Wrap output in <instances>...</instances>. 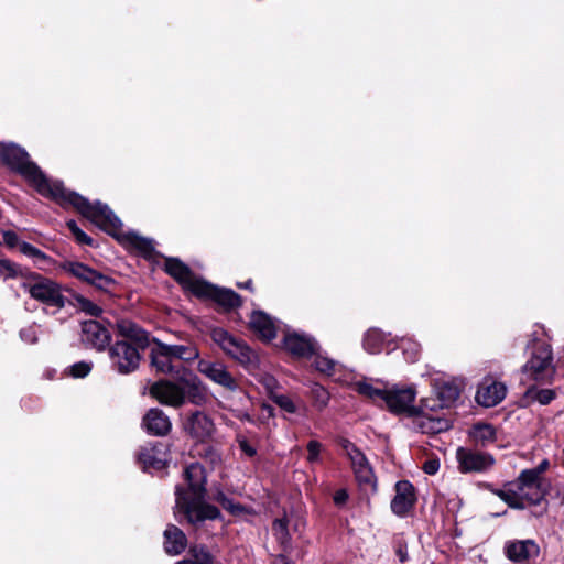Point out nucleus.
Returning a JSON list of instances; mask_svg holds the SVG:
<instances>
[{
    "mask_svg": "<svg viewBox=\"0 0 564 564\" xmlns=\"http://www.w3.org/2000/svg\"><path fill=\"white\" fill-rule=\"evenodd\" d=\"M37 193L51 198L62 206L72 205L85 218L98 226L104 231L116 236L121 229L120 219L109 209V207L100 202L90 203L87 198L75 192H68L58 181L46 177L37 167Z\"/></svg>",
    "mask_w": 564,
    "mask_h": 564,
    "instance_id": "1",
    "label": "nucleus"
},
{
    "mask_svg": "<svg viewBox=\"0 0 564 564\" xmlns=\"http://www.w3.org/2000/svg\"><path fill=\"white\" fill-rule=\"evenodd\" d=\"M184 479L186 487L175 488V511L183 513L192 524L217 519L219 510L205 502L206 474L203 466L198 463L188 465L184 470Z\"/></svg>",
    "mask_w": 564,
    "mask_h": 564,
    "instance_id": "2",
    "label": "nucleus"
},
{
    "mask_svg": "<svg viewBox=\"0 0 564 564\" xmlns=\"http://www.w3.org/2000/svg\"><path fill=\"white\" fill-rule=\"evenodd\" d=\"M117 334L124 339L117 340L109 348V357L112 367L122 375L135 371L141 361L140 350L147 348L150 343L149 334L134 322L126 318L116 322Z\"/></svg>",
    "mask_w": 564,
    "mask_h": 564,
    "instance_id": "3",
    "label": "nucleus"
},
{
    "mask_svg": "<svg viewBox=\"0 0 564 564\" xmlns=\"http://www.w3.org/2000/svg\"><path fill=\"white\" fill-rule=\"evenodd\" d=\"M177 382L159 380L150 387V395L161 404L180 408L186 400L196 405L207 402V389L202 380L191 370H184L182 376L174 377Z\"/></svg>",
    "mask_w": 564,
    "mask_h": 564,
    "instance_id": "4",
    "label": "nucleus"
},
{
    "mask_svg": "<svg viewBox=\"0 0 564 564\" xmlns=\"http://www.w3.org/2000/svg\"><path fill=\"white\" fill-rule=\"evenodd\" d=\"M521 371L522 381L530 386L552 383L555 378L556 368L551 347L545 344L535 346L530 358L522 366Z\"/></svg>",
    "mask_w": 564,
    "mask_h": 564,
    "instance_id": "5",
    "label": "nucleus"
},
{
    "mask_svg": "<svg viewBox=\"0 0 564 564\" xmlns=\"http://www.w3.org/2000/svg\"><path fill=\"white\" fill-rule=\"evenodd\" d=\"M339 445L351 463L360 490L366 495L375 494L377 491V479L365 454L348 440H341Z\"/></svg>",
    "mask_w": 564,
    "mask_h": 564,
    "instance_id": "6",
    "label": "nucleus"
},
{
    "mask_svg": "<svg viewBox=\"0 0 564 564\" xmlns=\"http://www.w3.org/2000/svg\"><path fill=\"white\" fill-rule=\"evenodd\" d=\"M0 160L31 184L35 183V165L31 162L29 154L19 145L13 143L0 144Z\"/></svg>",
    "mask_w": 564,
    "mask_h": 564,
    "instance_id": "7",
    "label": "nucleus"
},
{
    "mask_svg": "<svg viewBox=\"0 0 564 564\" xmlns=\"http://www.w3.org/2000/svg\"><path fill=\"white\" fill-rule=\"evenodd\" d=\"M153 346L150 350V366L159 373L178 377L184 370H187L182 364L177 362L170 350V345L153 338Z\"/></svg>",
    "mask_w": 564,
    "mask_h": 564,
    "instance_id": "8",
    "label": "nucleus"
},
{
    "mask_svg": "<svg viewBox=\"0 0 564 564\" xmlns=\"http://www.w3.org/2000/svg\"><path fill=\"white\" fill-rule=\"evenodd\" d=\"M210 336L214 343H216L221 348V350L232 359L242 365H247L252 361L253 352L247 346V344L243 340L230 335L224 328H214Z\"/></svg>",
    "mask_w": 564,
    "mask_h": 564,
    "instance_id": "9",
    "label": "nucleus"
},
{
    "mask_svg": "<svg viewBox=\"0 0 564 564\" xmlns=\"http://www.w3.org/2000/svg\"><path fill=\"white\" fill-rule=\"evenodd\" d=\"M210 336L214 343H216L221 348V350L232 359L242 365H247L252 361L253 352L247 346V344L243 340L230 335L224 328H214Z\"/></svg>",
    "mask_w": 564,
    "mask_h": 564,
    "instance_id": "10",
    "label": "nucleus"
},
{
    "mask_svg": "<svg viewBox=\"0 0 564 564\" xmlns=\"http://www.w3.org/2000/svg\"><path fill=\"white\" fill-rule=\"evenodd\" d=\"M64 304L59 286L48 279L37 276V310L41 307L44 314L55 315Z\"/></svg>",
    "mask_w": 564,
    "mask_h": 564,
    "instance_id": "11",
    "label": "nucleus"
},
{
    "mask_svg": "<svg viewBox=\"0 0 564 564\" xmlns=\"http://www.w3.org/2000/svg\"><path fill=\"white\" fill-rule=\"evenodd\" d=\"M416 391L412 387L389 389L384 403L395 414L408 416L420 415L422 409L415 406L414 399Z\"/></svg>",
    "mask_w": 564,
    "mask_h": 564,
    "instance_id": "12",
    "label": "nucleus"
},
{
    "mask_svg": "<svg viewBox=\"0 0 564 564\" xmlns=\"http://www.w3.org/2000/svg\"><path fill=\"white\" fill-rule=\"evenodd\" d=\"M522 497L525 506L538 505L544 496L541 485V470H523L516 482H513Z\"/></svg>",
    "mask_w": 564,
    "mask_h": 564,
    "instance_id": "13",
    "label": "nucleus"
},
{
    "mask_svg": "<svg viewBox=\"0 0 564 564\" xmlns=\"http://www.w3.org/2000/svg\"><path fill=\"white\" fill-rule=\"evenodd\" d=\"M456 458L462 473H482L491 468L495 463L491 455L464 447L457 449Z\"/></svg>",
    "mask_w": 564,
    "mask_h": 564,
    "instance_id": "14",
    "label": "nucleus"
},
{
    "mask_svg": "<svg viewBox=\"0 0 564 564\" xmlns=\"http://www.w3.org/2000/svg\"><path fill=\"white\" fill-rule=\"evenodd\" d=\"M66 270L74 278L100 291H109L110 286L115 283L110 276L82 262H69L66 267Z\"/></svg>",
    "mask_w": 564,
    "mask_h": 564,
    "instance_id": "15",
    "label": "nucleus"
},
{
    "mask_svg": "<svg viewBox=\"0 0 564 564\" xmlns=\"http://www.w3.org/2000/svg\"><path fill=\"white\" fill-rule=\"evenodd\" d=\"M197 369L214 383L219 384L227 390L234 391L238 388L237 380L220 361L200 359L197 364Z\"/></svg>",
    "mask_w": 564,
    "mask_h": 564,
    "instance_id": "16",
    "label": "nucleus"
},
{
    "mask_svg": "<svg viewBox=\"0 0 564 564\" xmlns=\"http://www.w3.org/2000/svg\"><path fill=\"white\" fill-rule=\"evenodd\" d=\"M196 296L212 299L227 310L237 308L241 305L239 294L229 289L217 288L206 281L197 285Z\"/></svg>",
    "mask_w": 564,
    "mask_h": 564,
    "instance_id": "17",
    "label": "nucleus"
},
{
    "mask_svg": "<svg viewBox=\"0 0 564 564\" xmlns=\"http://www.w3.org/2000/svg\"><path fill=\"white\" fill-rule=\"evenodd\" d=\"M0 275L3 279H20L22 286L35 299V276L33 272L9 259H0Z\"/></svg>",
    "mask_w": 564,
    "mask_h": 564,
    "instance_id": "18",
    "label": "nucleus"
},
{
    "mask_svg": "<svg viewBox=\"0 0 564 564\" xmlns=\"http://www.w3.org/2000/svg\"><path fill=\"white\" fill-rule=\"evenodd\" d=\"M110 333L97 321H87L82 326V341L85 346L105 350L110 344Z\"/></svg>",
    "mask_w": 564,
    "mask_h": 564,
    "instance_id": "19",
    "label": "nucleus"
},
{
    "mask_svg": "<svg viewBox=\"0 0 564 564\" xmlns=\"http://www.w3.org/2000/svg\"><path fill=\"white\" fill-rule=\"evenodd\" d=\"M506 392L507 388L503 383L485 378L476 392V401L485 408H491L505 399Z\"/></svg>",
    "mask_w": 564,
    "mask_h": 564,
    "instance_id": "20",
    "label": "nucleus"
},
{
    "mask_svg": "<svg viewBox=\"0 0 564 564\" xmlns=\"http://www.w3.org/2000/svg\"><path fill=\"white\" fill-rule=\"evenodd\" d=\"M415 503L413 485L408 480L395 484V496L391 501V510L399 517L405 516Z\"/></svg>",
    "mask_w": 564,
    "mask_h": 564,
    "instance_id": "21",
    "label": "nucleus"
},
{
    "mask_svg": "<svg viewBox=\"0 0 564 564\" xmlns=\"http://www.w3.org/2000/svg\"><path fill=\"white\" fill-rule=\"evenodd\" d=\"M165 270L194 295L197 294V285L204 282V280L196 278L189 268L177 259H167Z\"/></svg>",
    "mask_w": 564,
    "mask_h": 564,
    "instance_id": "22",
    "label": "nucleus"
},
{
    "mask_svg": "<svg viewBox=\"0 0 564 564\" xmlns=\"http://www.w3.org/2000/svg\"><path fill=\"white\" fill-rule=\"evenodd\" d=\"M184 430L192 437L203 441L213 434L215 426L208 415L196 411L184 422Z\"/></svg>",
    "mask_w": 564,
    "mask_h": 564,
    "instance_id": "23",
    "label": "nucleus"
},
{
    "mask_svg": "<svg viewBox=\"0 0 564 564\" xmlns=\"http://www.w3.org/2000/svg\"><path fill=\"white\" fill-rule=\"evenodd\" d=\"M505 551L510 561L525 562L531 557H536L540 547L533 540H516L507 542Z\"/></svg>",
    "mask_w": 564,
    "mask_h": 564,
    "instance_id": "24",
    "label": "nucleus"
},
{
    "mask_svg": "<svg viewBox=\"0 0 564 564\" xmlns=\"http://www.w3.org/2000/svg\"><path fill=\"white\" fill-rule=\"evenodd\" d=\"M250 328L263 340H272L276 336L275 322L262 311H254L249 321Z\"/></svg>",
    "mask_w": 564,
    "mask_h": 564,
    "instance_id": "25",
    "label": "nucleus"
},
{
    "mask_svg": "<svg viewBox=\"0 0 564 564\" xmlns=\"http://www.w3.org/2000/svg\"><path fill=\"white\" fill-rule=\"evenodd\" d=\"M143 426L152 435L164 436L170 432L172 424L162 410L151 409L143 417Z\"/></svg>",
    "mask_w": 564,
    "mask_h": 564,
    "instance_id": "26",
    "label": "nucleus"
},
{
    "mask_svg": "<svg viewBox=\"0 0 564 564\" xmlns=\"http://www.w3.org/2000/svg\"><path fill=\"white\" fill-rule=\"evenodd\" d=\"M284 348L296 357H307L314 351L313 340L297 333H289L284 337Z\"/></svg>",
    "mask_w": 564,
    "mask_h": 564,
    "instance_id": "27",
    "label": "nucleus"
},
{
    "mask_svg": "<svg viewBox=\"0 0 564 564\" xmlns=\"http://www.w3.org/2000/svg\"><path fill=\"white\" fill-rule=\"evenodd\" d=\"M163 535L164 550L169 555L175 556L185 550L187 545V538L176 525L169 524Z\"/></svg>",
    "mask_w": 564,
    "mask_h": 564,
    "instance_id": "28",
    "label": "nucleus"
},
{
    "mask_svg": "<svg viewBox=\"0 0 564 564\" xmlns=\"http://www.w3.org/2000/svg\"><path fill=\"white\" fill-rule=\"evenodd\" d=\"M215 557L203 544L191 545L187 555L175 564H214Z\"/></svg>",
    "mask_w": 564,
    "mask_h": 564,
    "instance_id": "29",
    "label": "nucleus"
},
{
    "mask_svg": "<svg viewBox=\"0 0 564 564\" xmlns=\"http://www.w3.org/2000/svg\"><path fill=\"white\" fill-rule=\"evenodd\" d=\"M469 436L477 445L487 446L496 441V430L491 424L477 423L469 431Z\"/></svg>",
    "mask_w": 564,
    "mask_h": 564,
    "instance_id": "30",
    "label": "nucleus"
},
{
    "mask_svg": "<svg viewBox=\"0 0 564 564\" xmlns=\"http://www.w3.org/2000/svg\"><path fill=\"white\" fill-rule=\"evenodd\" d=\"M290 522V518H280L275 519L272 525L273 534L284 552H290L292 549Z\"/></svg>",
    "mask_w": 564,
    "mask_h": 564,
    "instance_id": "31",
    "label": "nucleus"
},
{
    "mask_svg": "<svg viewBox=\"0 0 564 564\" xmlns=\"http://www.w3.org/2000/svg\"><path fill=\"white\" fill-rule=\"evenodd\" d=\"M170 350L174 359L182 364L191 362L199 357V350L194 344L186 345H170Z\"/></svg>",
    "mask_w": 564,
    "mask_h": 564,
    "instance_id": "32",
    "label": "nucleus"
},
{
    "mask_svg": "<svg viewBox=\"0 0 564 564\" xmlns=\"http://www.w3.org/2000/svg\"><path fill=\"white\" fill-rule=\"evenodd\" d=\"M539 384H531L525 390V398L530 401H535L541 405L550 404L557 395L554 389H539Z\"/></svg>",
    "mask_w": 564,
    "mask_h": 564,
    "instance_id": "33",
    "label": "nucleus"
},
{
    "mask_svg": "<svg viewBox=\"0 0 564 564\" xmlns=\"http://www.w3.org/2000/svg\"><path fill=\"white\" fill-rule=\"evenodd\" d=\"M421 412H423V410ZM419 416H420L419 425L424 433H440V432L448 430V427H449V422L445 419H441V417L434 419V417L427 416L423 413H420Z\"/></svg>",
    "mask_w": 564,
    "mask_h": 564,
    "instance_id": "34",
    "label": "nucleus"
},
{
    "mask_svg": "<svg viewBox=\"0 0 564 564\" xmlns=\"http://www.w3.org/2000/svg\"><path fill=\"white\" fill-rule=\"evenodd\" d=\"M459 389L457 386L451 382H444L438 386L436 390V394L438 400L441 401V406H449L454 401H456L459 397Z\"/></svg>",
    "mask_w": 564,
    "mask_h": 564,
    "instance_id": "35",
    "label": "nucleus"
},
{
    "mask_svg": "<svg viewBox=\"0 0 564 564\" xmlns=\"http://www.w3.org/2000/svg\"><path fill=\"white\" fill-rule=\"evenodd\" d=\"M496 494L511 508L523 509L527 507L518 489L513 487V484L509 488L496 491Z\"/></svg>",
    "mask_w": 564,
    "mask_h": 564,
    "instance_id": "36",
    "label": "nucleus"
},
{
    "mask_svg": "<svg viewBox=\"0 0 564 564\" xmlns=\"http://www.w3.org/2000/svg\"><path fill=\"white\" fill-rule=\"evenodd\" d=\"M355 389L358 393L371 399L386 401L389 390H382L375 388L371 383L366 381H359L355 383Z\"/></svg>",
    "mask_w": 564,
    "mask_h": 564,
    "instance_id": "37",
    "label": "nucleus"
},
{
    "mask_svg": "<svg viewBox=\"0 0 564 564\" xmlns=\"http://www.w3.org/2000/svg\"><path fill=\"white\" fill-rule=\"evenodd\" d=\"M139 462L143 465L144 468H156L160 469L163 467V460L156 457L155 448H141L138 454Z\"/></svg>",
    "mask_w": 564,
    "mask_h": 564,
    "instance_id": "38",
    "label": "nucleus"
},
{
    "mask_svg": "<svg viewBox=\"0 0 564 564\" xmlns=\"http://www.w3.org/2000/svg\"><path fill=\"white\" fill-rule=\"evenodd\" d=\"M384 340L383 334L379 329H370L367 332L364 339V347L371 354H377L381 349V345Z\"/></svg>",
    "mask_w": 564,
    "mask_h": 564,
    "instance_id": "39",
    "label": "nucleus"
},
{
    "mask_svg": "<svg viewBox=\"0 0 564 564\" xmlns=\"http://www.w3.org/2000/svg\"><path fill=\"white\" fill-rule=\"evenodd\" d=\"M74 300L75 306L78 307L80 311L85 312L86 314L91 316L100 315L101 308L90 300L84 297L83 295H75Z\"/></svg>",
    "mask_w": 564,
    "mask_h": 564,
    "instance_id": "40",
    "label": "nucleus"
},
{
    "mask_svg": "<svg viewBox=\"0 0 564 564\" xmlns=\"http://www.w3.org/2000/svg\"><path fill=\"white\" fill-rule=\"evenodd\" d=\"M314 366L318 371L332 376L336 370L337 364L328 357L317 355L314 360Z\"/></svg>",
    "mask_w": 564,
    "mask_h": 564,
    "instance_id": "41",
    "label": "nucleus"
},
{
    "mask_svg": "<svg viewBox=\"0 0 564 564\" xmlns=\"http://www.w3.org/2000/svg\"><path fill=\"white\" fill-rule=\"evenodd\" d=\"M66 226L70 230V232L73 234L78 243L93 246V239L78 227L75 220H68L66 223Z\"/></svg>",
    "mask_w": 564,
    "mask_h": 564,
    "instance_id": "42",
    "label": "nucleus"
},
{
    "mask_svg": "<svg viewBox=\"0 0 564 564\" xmlns=\"http://www.w3.org/2000/svg\"><path fill=\"white\" fill-rule=\"evenodd\" d=\"M214 500L223 506V508L229 510L231 513H238L241 508L239 505H235L224 492L218 491L214 495Z\"/></svg>",
    "mask_w": 564,
    "mask_h": 564,
    "instance_id": "43",
    "label": "nucleus"
},
{
    "mask_svg": "<svg viewBox=\"0 0 564 564\" xmlns=\"http://www.w3.org/2000/svg\"><path fill=\"white\" fill-rule=\"evenodd\" d=\"M90 370H91V365L89 362L80 361V362L74 364L70 367L69 373L74 378H84L90 372Z\"/></svg>",
    "mask_w": 564,
    "mask_h": 564,
    "instance_id": "44",
    "label": "nucleus"
},
{
    "mask_svg": "<svg viewBox=\"0 0 564 564\" xmlns=\"http://www.w3.org/2000/svg\"><path fill=\"white\" fill-rule=\"evenodd\" d=\"M394 551L400 563H405L410 561L408 544L402 539L395 542Z\"/></svg>",
    "mask_w": 564,
    "mask_h": 564,
    "instance_id": "45",
    "label": "nucleus"
},
{
    "mask_svg": "<svg viewBox=\"0 0 564 564\" xmlns=\"http://www.w3.org/2000/svg\"><path fill=\"white\" fill-rule=\"evenodd\" d=\"M275 403L289 413H295L297 410L296 404L286 395H278L274 398Z\"/></svg>",
    "mask_w": 564,
    "mask_h": 564,
    "instance_id": "46",
    "label": "nucleus"
},
{
    "mask_svg": "<svg viewBox=\"0 0 564 564\" xmlns=\"http://www.w3.org/2000/svg\"><path fill=\"white\" fill-rule=\"evenodd\" d=\"M321 448H322V444L319 442H317V441L308 442V444H307V452H308L307 460L310 463L317 462Z\"/></svg>",
    "mask_w": 564,
    "mask_h": 564,
    "instance_id": "47",
    "label": "nucleus"
},
{
    "mask_svg": "<svg viewBox=\"0 0 564 564\" xmlns=\"http://www.w3.org/2000/svg\"><path fill=\"white\" fill-rule=\"evenodd\" d=\"M408 346H403V351L410 361H415L420 354V346L415 343L408 341Z\"/></svg>",
    "mask_w": 564,
    "mask_h": 564,
    "instance_id": "48",
    "label": "nucleus"
},
{
    "mask_svg": "<svg viewBox=\"0 0 564 564\" xmlns=\"http://www.w3.org/2000/svg\"><path fill=\"white\" fill-rule=\"evenodd\" d=\"M283 518L291 519L290 528H292V530L294 532L301 533L303 531V529L305 527V522L300 516L291 513V514H285Z\"/></svg>",
    "mask_w": 564,
    "mask_h": 564,
    "instance_id": "49",
    "label": "nucleus"
},
{
    "mask_svg": "<svg viewBox=\"0 0 564 564\" xmlns=\"http://www.w3.org/2000/svg\"><path fill=\"white\" fill-rule=\"evenodd\" d=\"M3 241L9 248H18L21 239L13 231H4Z\"/></svg>",
    "mask_w": 564,
    "mask_h": 564,
    "instance_id": "50",
    "label": "nucleus"
},
{
    "mask_svg": "<svg viewBox=\"0 0 564 564\" xmlns=\"http://www.w3.org/2000/svg\"><path fill=\"white\" fill-rule=\"evenodd\" d=\"M440 469V462L437 459H429L423 464V470L427 475H435Z\"/></svg>",
    "mask_w": 564,
    "mask_h": 564,
    "instance_id": "51",
    "label": "nucleus"
},
{
    "mask_svg": "<svg viewBox=\"0 0 564 564\" xmlns=\"http://www.w3.org/2000/svg\"><path fill=\"white\" fill-rule=\"evenodd\" d=\"M17 249L26 257H35V248L25 241L21 240Z\"/></svg>",
    "mask_w": 564,
    "mask_h": 564,
    "instance_id": "52",
    "label": "nucleus"
},
{
    "mask_svg": "<svg viewBox=\"0 0 564 564\" xmlns=\"http://www.w3.org/2000/svg\"><path fill=\"white\" fill-rule=\"evenodd\" d=\"M313 391H314V394H315L317 401L321 403V405L325 406L328 401V393L324 390V388H322L319 386L315 387V389Z\"/></svg>",
    "mask_w": 564,
    "mask_h": 564,
    "instance_id": "53",
    "label": "nucleus"
},
{
    "mask_svg": "<svg viewBox=\"0 0 564 564\" xmlns=\"http://www.w3.org/2000/svg\"><path fill=\"white\" fill-rule=\"evenodd\" d=\"M239 447L249 457L256 455V449L246 440H239Z\"/></svg>",
    "mask_w": 564,
    "mask_h": 564,
    "instance_id": "54",
    "label": "nucleus"
},
{
    "mask_svg": "<svg viewBox=\"0 0 564 564\" xmlns=\"http://www.w3.org/2000/svg\"><path fill=\"white\" fill-rule=\"evenodd\" d=\"M205 456L209 458V460L213 465L220 463V459H221L220 455L213 448H206Z\"/></svg>",
    "mask_w": 564,
    "mask_h": 564,
    "instance_id": "55",
    "label": "nucleus"
},
{
    "mask_svg": "<svg viewBox=\"0 0 564 564\" xmlns=\"http://www.w3.org/2000/svg\"><path fill=\"white\" fill-rule=\"evenodd\" d=\"M347 499H348V494L344 489L337 490L334 495V501L336 505H343L346 502Z\"/></svg>",
    "mask_w": 564,
    "mask_h": 564,
    "instance_id": "56",
    "label": "nucleus"
},
{
    "mask_svg": "<svg viewBox=\"0 0 564 564\" xmlns=\"http://www.w3.org/2000/svg\"><path fill=\"white\" fill-rule=\"evenodd\" d=\"M134 243L138 248L147 251L150 249V242L145 239H142V238H135L134 239Z\"/></svg>",
    "mask_w": 564,
    "mask_h": 564,
    "instance_id": "57",
    "label": "nucleus"
},
{
    "mask_svg": "<svg viewBox=\"0 0 564 564\" xmlns=\"http://www.w3.org/2000/svg\"><path fill=\"white\" fill-rule=\"evenodd\" d=\"M272 564H294L285 555L281 554L274 557Z\"/></svg>",
    "mask_w": 564,
    "mask_h": 564,
    "instance_id": "58",
    "label": "nucleus"
},
{
    "mask_svg": "<svg viewBox=\"0 0 564 564\" xmlns=\"http://www.w3.org/2000/svg\"><path fill=\"white\" fill-rule=\"evenodd\" d=\"M20 336H21V338H22L23 340H25V341H29V343H33V341H34V338H33V337L26 338V336H25V332H24V330H21Z\"/></svg>",
    "mask_w": 564,
    "mask_h": 564,
    "instance_id": "59",
    "label": "nucleus"
},
{
    "mask_svg": "<svg viewBox=\"0 0 564 564\" xmlns=\"http://www.w3.org/2000/svg\"><path fill=\"white\" fill-rule=\"evenodd\" d=\"M549 463L546 460L542 462L540 464V466L538 468H535L536 470H541V474L545 470V468L547 467Z\"/></svg>",
    "mask_w": 564,
    "mask_h": 564,
    "instance_id": "60",
    "label": "nucleus"
},
{
    "mask_svg": "<svg viewBox=\"0 0 564 564\" xmlns=\"http://www.w3.org/2000/svg\"><path fill=\"white\" fill-rule=\"evenodd\" d=\"M251 280L247 281L245 284H238L239 288H246V289H251Z\"/></svg>",
    "mask_w": 564,
    "mask_h": 564,
    "instance_id": "61",
    "label": "nucleus"
},
{
    "mask_svg": "<svg viewBox=\"0 0 564 564\" xmlns=\"http://www.w3.org/2000/svg\"><path fill=\"white\" fill-rule=\"evenodd\" d=\"M241 420H247V421H251V417L249 414L245 413L240 416Z\"/></svg>",
    "mask_w": 564,
    "mask_h": 564,
    "instance_id": "62",
    "label": "nucleus"
},
{
    "mask_svg": "<svg viewBox=\"0 0 564 564\" xmlns=\"http://www.w3.org/2000/svg\"><path fill=\"white\" fill-rule=\"evenodd\" d=\"M36 256H37V261H39L40 259H43V260L45 259V256H44L41 251H39V250H37V252H36Z\"/></svg>",
    "mask_w": 564,
    "mask_h": 564,
    "instance_id": "63",
    "label": "nucleus"
},
{
    "mask_svg": "<svg viewBox=\"0 0 564 564\" xmlns=\"http://www.w3.org/2000/svg\"><path fill=\"white\" fill-rule=\"evenodd\" d=\"M265 410H268V413L271 415L272 414V408L271 406H264Z\"/></svg>",
    "mask_w": 564,
    "mask_h": 564,
    "instance_id": "64",
    "label": "nucleus"
}]
</instances>
